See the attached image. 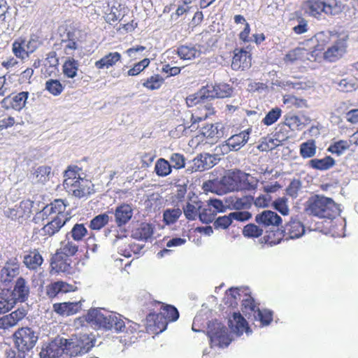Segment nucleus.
Segmentation results:
<instances>
[{"mask_svg":"<svg viewBox=\"0 0 358 358\" xmlns=\"http://www.w3.org/2000/svg\"><path fill=\"white\" fill-rule=\"evenodd\" d=\"M146 306L150 312L145 318V327L148 331L152 334L164 331L169 322H175L179 317L178 309L172 305L151 300Z\"/></svg>","mask_w":358,"mask_h":358,"instance_id":"obj_1","label":"nucleus"},{"mask_svg":"<svg viewBox=\"0 0 358 358\" xmlns=\"http://www.w3.org/2000/svg\"><path fill=\"white\" fill-rule=\"evenodd\" d=\"M220 182L228 192L254 190L258 184L255 177L238 169L228 171Z\"/></svg>","mask_w":358,"mask_h":358,"instance_id":"obj_2","label":"nucleus"},{"mask_svg":"<svg viewBox=\"0 0 358 358\" xmlns=\"http://www.w3.org/2000/svg\"><path fill=\"white\" fill-rule=\"evenodd\" d=\"M305 210L318 218L333 219L338 215V207L334 200L320 195L310 196L306 201Z\"/></svg>","mask_w":358,"mask_h":358,"instance_id":"obj_3","label":"nucleus"},{"mask_svg":"<svg viewBox=\"0 0 358 358\" xmlns=\"http://www.w3.org/2000/svg\"><path fill=\"white\" fill-rule=\"evenodd\" d=\"M343 10V5L339 0H307L305 2V10L309 15L318 17L322 13L334 16L339 15Z\"/></svg>","mask_w":358,"mask_h":358,"instance_id":"obj_4","label":"nucleus"},{"mask_svg":"<svg viewBox=\"0 0 358 358\" xmlns=\"http://www.w3.org/2000/svg\"><path fill=\"white\" fill-rule=\"evenodd\" d=\"M76 347L78 345L72 339L55 338L41 350L40 358H68Z\"/></svg>","mask_w":358,"mask_h":358,"instance_id":"obj_5","label":"nucleus"},{"mask_svg":"<svg viewBox=\"0 0 358 358\" xmlns=\"http://www.w3.org/2000/svg\"><path fill=\"white\" fill-rule=\"evenodd\" d=\"M86 320L106 329H113L117 332L124 331L125 329L124 321L119 316L113 314L105 315L96 309L89 310L86 315Z\"/></svg>","mask_w":358,"mask_h":358,"instance_id":"obj_6","label":"nucleus"},{"mask_svg":"<svg viewBox=\"0 0 358 358\" xmlns=\"http://www.w3.org/2000/svg\"><path fill=\"white\" fill-rule=\"evenodd\" d=\"M207 336L211 347H227L231 341L227 327L217 320L210 321L208 324Z\"/></svg>","mask_w":358,"mask_h":358,"instance_id":"obj_7","label":"nucleus"},{"mask_svg":"<svg viewBox=\"0 0 358 358\" xmlns=\"http://www.w3.org/2000/svg\"><path fill=\"white\" fill-rule=\"evenodd\" d=\"M14 343L16 348L22 352L31 350L38 341V336L30 327H21L13 334Z\"/></svg>","mask_w":358,"mask_h":358,"instance_id":"obj_8","label":"nucleus"},{"mask_svg":"<svg viewBox=\"0 0 358 358\" xmlns=\"http://www.w3.org/2000/svg\"><path fill=\"white\" fill-rule=\"evenodd\" d=\"M34 201L25 199L15 205L13 208H8L4 211V215L8 219L19 224L27 222L33 213Z\"/></svg>","mask_w":358,"mask_h":358,"instance_id":"obj_9","label":"nucleus"},{"mask_svg":"<svg viewBox=\"0 0 358 358\" xmlns=\"http://www.w3.org/2000/svg\"><path fill=\"white\" fill-rule=\"evenodd\" d=\"M68 203L62 199H56L50 203L45 205L41 210L36 213L41 217H52L66 220H70V213L66 210Z\"/></svg>","mask_w":358,"mask_h":358,"instance_id":"obj_10","label":"nucleus"},{"mask_svg":"<svg viewBox=\"0 0 358 358\" xmlns=\"http://www.w3.org/2000/svg\"><path fill=\"white\" fill-rule=\"evenodd\" d=\"M348 36L338 34L333 44L323 52L324 59L334 62L341 58L347 52Z\"/></svg>","mask_w":358,"mask_h":358,"instance_id":"obj_11","label":"nucleus"},{"mask_svg":"<svg viewBox=\"0 0 358 358\" xmlns=\"http://www.w3.org/2000/svg\"><path fill=\"white\" fill-rule=\"evenodd\" d=\"M35 224H43L41 228V234L44 236L51 237L58 233L61 229L69 221L59 218H53L52 217H47V218L41 217L36 214L33 218Z\"/></svg>","mask_w":358,"mask_h":358,"instance_id":"obj_12","label":"nucleus"},{"mask_svg":"<svg viewBox=\"0 0 358 358\" xmlns=\"http://www.w3.org/2000/svg\"><path fill=\"white\" fill-rule=\"evenodd\" d=\"M324 48L320 45H316L314 50L310 52L304 48L297 47L288 51L284 56L283 61L286 64H292L298 62L303 61L304 58L309 54H310L312 57H315L314 60L315 61L317 60L319 53L321 54Z\"/></svg>","mask_w":358,"mask_h":358,"instance_id":"obj_13","label":"nucleus"},{"mask_svg":"<svg viewBox=\"0 0 358 358\" xmlns=\"http://www.w3.org/2000/svg\"><path fill=\"white\" fill-rule=\"evenodd\" d=\"M252 65V54L245 48H236L234 50L231 66L234 71H245Z\"/></svg>","mask_w":358,"mask_h":358,"instance_id":"obj_14","label":"nucleus"},{"mask_svg":"<svg viewBox=\"0 0 358 358\" xmlns=\"http://www.w3.org/2000/svg\"><path fill=\"white\" fill-rule=\"evenodd\" d=\"M255 220L265 230L278 227L282 224V218L275 212L268 210L256 215Z\"/></svg>","mask_w":358,"mask_h":358,"instance_id":"obj_15","label":"nucleus"},{"mask_svg":"<svg viewBox=\"0 0 358 358\" xmlns=\"http://www.w3.org/2000/svg\"><path fill=\"white\" fill-rule=\"evenodd\" d=\"M29 96V92L11 94L4 97L1 101V103L2 107L6 110L13 109L20 111L25 106Z\"/></svg>","mask_w":358,"mask_h":358,"instance_id":"obj_16","label":"nucleus"},{"mask_svg":"<svg viewBox=\"0 0 358 358\" xmlns=\"http://www.w3.org/2000/svg\"><path fill=\"white\" fill-rule=\"evenodd\" d=\"M71 259L62 255L61 253L56 251L55 254L52 257L50 262V273H70L72 269Z\"/></svg>","mask_w":358,"mask_h":358,"instance_id":"obj_17","label":"nucleus"},{"mask_svg":"<svg viewBox=\"0 0 358 358\" xmlns=\"http://www.w3.org/2000/svg\"><path fill=\"white\" fill-rule=\"evenodd\" d=\"M250 131L248 129L231 136L226 141V144L222 145L221 149H224L226 152L229 150H238L248 142Z\"/></svg>","mask_w":358,"mask_h":358,"instance_id":"obj_18","label":"nucleus"},{"mask_svg":"<svg viewBox=\"0 0 358 358\" xmlns=\"http://www.w3.org/2000/svg\"><path fill=\"white\" fill-rule=\"evenodd\" d=\"M30 294V287L28 282L23 278L19 277L15 282L11 295L17 302H25Z\"/></svg>","mask_w":358,"mask_h":358,"instance_id":"obj_19","label":"nucleus"},{"mask_svg":"<svg viewBox=\"0 0 358 358\" xmlns=\"http://www.w3.org/2000/svg\"><path fill=\"white\" fill-rule=\"evenodd\" d=\"M73 187H67L66 189L78 198L89 196L92 192L93 185L90 180L82 178L73 183Z\"/></svg>","mask_w":358,"mask_h":358,"instance_id":"obj_20","label":"nucleus"},{"mask_svg":"<svg viewBox=\"0 0 358 358\" xmlns=\"http://www.w3.org/2000/svg\"><path fill=\"white\" fill-rule=\"evenodd\" d=\"M26 315L27 311L24 308H17L10 313L0 317V329H8L15 326Z\"/></svg>","mask_w":358,"mask_h":358,"instance_id":"obj_21","label":"nucleus"},{"mask_svg":"<svg viewBox=\"0 0 358 358\" xmlns=\"http://www.w3.org/2000/svg\"><path fill=\"white\" fill-rule=\"evenodd\" d=\"M228 324L231 331L237 336L242 335L243 332L250 331L248 322L240 313H234L229 317Z\"/></svg>","mask_w":358,"mask_h":358,"instance_id":"obj_22","label":"nucleus"},{"mask_svg":"<svg viewBox=\"0 0 358 358\" xmlns=\"http://www.w3.org/2000/svg\"><path fill=\"white\" fill-rule=\"evenodd\" d=\"M206 87H208L207 96L210 99L227 98L231 96L233 93V87L227 83H218L214 85H207Z\"/></svg>","mask_w":358,"mask_h":358,"instance_id":"obj_23","label":"nucleus"},{"mask_svg":"<svg viewBox=\"0 0 358 358\" xmlns=\"http://www.w3.org/2000/svg\"><path fill=\"white\" fill-rule=\"evenodd\" d=\"M80 310V302H63L53 304V310L62 316L73 315L78 313Z\"/></svg>","mask_w":358,"mask_h":358,"instance_id":"obj_24","label":"nucleus"},{"mask_svg":"<svg viewBox=\"0 0 358 358\" xmlns=\"http://www.w3.org/2000/svg\"><path fill=\"white\" fill-rule=\"evenodd\" d=\"M282 231L285 234V239H294L301 236L304 234L305 228L301 222L292 219L286 224Z\"/></svg>","mask_w":358,"mask_h":358,"instance_id":"obj_25","label":"nucleus"},{"mask_svg":"<svg viewBox=\"0 0 358 358\" xmlns=\"http://www.w3.org/2000/svg\"><path fill=\"white\" fill-rule=\"evenodd\" d=\"M215 110L208 99L203 101L197 108H195L192 113L193 118H196V121L201 122L215 115Z\"/></svg>","mask_w":358,"mask_h":358,"instance_id":"obj_26","label":"nucleus"},{"mask_svg":"<svg viewBox=\"0 0 358 358\" xmlns=\"http://www.w3.org/2000/svg\"><path fill=\"white\" fill-rule=\"evenodd\" d=\"M122 55L118 52H110L94 63L95 67L98 70L108 69L114 66L117 62H120Z\"/></svg>","mask_w":358,"mask_h":358,"instance_id":"obj_27","label":"nucleus"},{"mask_svg":"<svg viewBox=\"0 0 358 358\" xmlns=\"http://www.w3.org/2000/svg\"><path fill=\"white\" fill-rule=\"evenodd\" d=\"M43 262L38 249L29 250L23 257V263L29 270H36Z\"/></svg>","mask_w":358,"mask_h":358,"instance_id":"obj_28","label":"nucleus"},{"mask_svg":"<svg viewBox=\"0 0 358 358\" xmlns=\"http://www.w3.org/2000/svg\"><path fill=\"white\" fill-rule=\"evenodd\" d=\"M226 202L228 207L231 209H248L253 202V197L252 196H243L242 197L229 196L226 200Z\"/></svg>","mask_w":358,"mask_h":358,"instance_id":"obj_29","label":"nucleus"},{"mask_svg":"<svg viewBox=\"0 0 358 358\" xmlns=\"http://www.w3.org/2000/svg\"><path fill=\"white\" fill-rule=\"evenodd\" d=\"M133 210L128 204L117 206L115 211V222L118 227L125 225L132 217Z\"/></svg>","mask_w":358,"mask_h":358,"instance_id":"obj_30","label":"nucleus"},{"mask_svg":"<svg viewBox=\"0 0 358 358\" xmlns=\"http://www.w3.org/2000/svg\"><path fill=\"white\" fill-rule=\"evenodd\" d=\"M81 171L82 169L76 165H70L67 167L66 170L64 173V180L63 185L65 189L69 187L72 188L73 183L76 182V180L82 178L80 175V172Z\"/></svg>","mask_w":358,"mask_h":358,"instance_id":"obj_31","label":"nucleus"},{"mask_svg":"<svg viewBox=\"0 0 358 358\" xmlns=\"http://www.w3.org/2000/svg\"><path fill=\"white\" fill-rule=\"evenodd\" d=\"M17 303L11 295V289H3L0 292V315L10 311Z\"/></svg>","mask_w":358,"mask_h":358,"instance_id":"obj_32","label":"nucleus"},{"mask_svg":"<svg viewBox=\"0 0 358 358\" xmlns=\"http://www.w3.org/2000/svg\"><path fill=\"white\" fill-rule=\"evenodd\" d=\"M283 238H285L283 231L276 227L266 230V234L261 238V241L265 244L273 245L280 243Z\"/></svg>","mask_w":358,"mask_h":358,"instance_id":"obj_33","label":"nucleus"},{"mask_svg":"<svg viewBox=\"0 0 358 358\" xmlns=\"http://www.w3.org/2000/svg\"><path fill=\"white\" fill-rule=\"evenodd\" d=\"M79 62L72 57H68L62 64V73L67 78H74L79 70Z\"/></svg>","mask_w":358,"mask_h":358,"instance_id":"obj_34","label":"nucleus"},{"mask_svg":"<svg viewBox=\"0 0 358 358\" xmlns=\"http://www.w3.org/2000/svg\"><path fill=\"white\" fill-rule=\"evenodd\" d=\"M20 273V265L17 262H8L1 269V277L3 282H10Z\"/></svg>","mask_w":358,"mask_h":358,"instance_id":"obj_35","label":"nucleus"},{"mask_svg":"<svg viewBox=\"0 0 358 358\" xmlns=\"http://www.w3.org/2000/svg\"><path fill=\"white\" fill-rule=\"evenodd\" d=\"M208 87L206 86L203 87L199 92L197 93L189 95L186 99V104L188 108L195 107L197 108L203 103L206 101L209 96H207Z\"/></svg>","mask_w":358,"mask_h":358,"instance_id":"obj_36","label":"nucleus"},{"mask_svg":"<svg viewBox=\"0 0 358 358\" xmlns=\"http://www.w3.org/2000/svg\"><path fill=\"white\" fill-rule=\"evenodd\" d=\"M208 87L206 86L203 87L199 92L197 93L189 95L186 99V104L188 108L195 107L197 108L203 103L206 101L209 96H207Z\"/></svg>","mask_w":358,"mask_h":358,"instance_id":"obj_37","label":"nucleus"},{"mask_svg":"<svg viewBox=\"0 0 358 358\" xmlns=\"http://www.w3.org/2000/svg\"><path fill=\"white\" fill-rule=\"evenodd\" d=\"M59 59L55 51H51L47 55V57L44 62V72L43 74L47 76H50L52 73H55L58 70Z\"/></svg>","mask_w":358,"mask_h":358,"instance_id":"obj_38","label":"nucleus"},{"mask_svg":"<svg viewBox=\"0 0 358 358\" xmlns=\"http://www.w3.org/2000/svg\"><path fill=\"white\" fill-rule=\"evenodd\" d=\"M335 164V160L331 156H326L322 159H313L308 162V166L320 171H326Z\"/></svg>","mask_w":358,"mask_h":358,"instance_id":"obj_39","label":"nucleus"},{"mask_svg":"<svg viewBox=\"0 0 358 358\" xmlns=\"http://www.w3.org/2000/svg\"><path fill=\"white\" fill-rule=\"evenodd\" d=\"M201 208L202 202L201 201H192L187 203L185 207L183 208V212L188 220H195L198 216L199 217Z\"/></svg>","mask_w":358,"mask_h":358,"instance_id":"obj_40","label":"nucleus"},{"mask_svg":"<svg viewBox=\"0 0 358 358\" xmlns=\"http://www.w3.org/2000/svg\"><path fill=\"white\" fill-rule=\"evenodd\" d=\"M282 102L288 108H308L306 99L298 97L294 94H285L282 97Z\"/></svg>","mask_w":358,"mask_h":358,"instance_id":"obj_41","label":"nucleus"},{"mask_svg":"<svg viewBox=\"0 0 358 358\" xmlns=\"http://www.w3.org/2000/svg\"><path fill=\"white\" fill-rule=\"evenodd\" d=\"M25 45L26 39L23 37L17 38L13 43L12 52L17 58L24 59L29 57Z\"/></svg>","mask_w":358,"mask_h":358,"instance_id":"obj_42","label":"nucleus"},{"mask_svg":"<svg viewBox=\"0 0 358 358\" xmlns=\"http://www.w3.org/2000/svg\"><path fill=\"white\" fill-rule=\"evenodd\" d=\"M317 152V145L315 140L309 139L302 143L299 146V154L303 159L313 157Z\"/></svg>","mask_w":358,"mask_h":358,"instance_id":"obj_43","label":"nucleus"},{"mask_svg":"<svg viewBox=\"0 0 358 358\" xmlns=\"http://www.w3.org/2000/svg\"><path fill=\"white\" fill-rule=\"evenodd\" d=\"M153 234V227L152 224L143 222L140 226L134 229L132 236L138 240H148Z\"/></svg>","mask_w":358,"mask_h":358,"instance_id":"obj_44","label":"nucleus"},{"mask_svg":"<svg viewBox=\"0 0 358 358\" xmlns=\"http://www.w3.org/2000/svg\"><path fill=\"white\" fill-rule=\"evenodd\" d=\"M259 309L255 299L250 294H245V298L242 299L241 310L245 315L253 316Z\"/></svg>","mask_w":358,"mask_h":358,"instance_id":"obj_45","label":"nucleus"},{"mask_svg":"<svg viewBox=\"0 0 358 358\" xmlns=\"http://www.w3.org/2000/svg\"><path fill=\"white\" fill-rule=\"evenodd\" d=\"M171 171L172 166L168 160L164 158H159L157 160L155 166V172L158 176H167L171 173Z\"/></svg>","mask_w":358,"mask_h":358,"instance_id":"obj_46","label":"nucleus"},{"mask_svg":"<svg viewBox=\"0 0 358 358\" xmlns=\"http://www.w3.org/2000/svg\"><path fill=\"white\" fill-rule=\"evenodd\" d=\"M199 122L196 121V118H193L192 114H191L190 123L184 122L178 125L176 128V131L180 132L182 136H187L198 129Z\"/></svg>","mask_w":358,"mask_h":358,"instance_id":"obj_47","label":"nucleus"},{"mask_svg":"<svg viewBox=\"0 0 358 358\" xmlns=\"http://www.w3.org/2000/svg\"><path fill=\"white\" fill-rule=\"evenodd\" d=\"M217 124H207L202 127L201 134L207 138H220L222 136Z\"/></svg>","mask_w":358,"mask_h":358,"instance_id":"obj_48","label":"nucleus"},{"mask_svg":"<svg viewBox=\"0 0 358 358\" xmlns=\"http://www.w3.org/2000/svg\"><path fill=\"white\" fill-rule=\"evenodd\" d=\"M182 215L180 208H168L163 213V221L166 225L176 223Z\"/></svg>","mask_w":358,"mask_h":358,"instance_id":"obj_49","label":"nucleus"},{"mask_svg":"<svg viewBox=\"0 0 358 358\" xmlns=\"http://www.w3.org/2000/svg\"><path fill=\"white\" fill-rule=\"evenodd\" d=\"M351 145V141L340 140L330 145L327 150L332 154L341 155L348 150Z\"/></svg>","mask_w":358,"mask_h":358,"instance_id":"obj_50","label":"nucleus"},{"mask_svg":"<svg viewBox=\"0 0 358 358\" xmlns=\"http://www.w3.org/2000/svg\"><path fill=\"white\" fill-rule=\"evenodd\" d=\"M45 90L53 96H59L64 91V86L57 79H49L45 84Z\"/></svg>","mask_w":358,"mask_h":358,"instance_id":"obj_51","label":"nucleus"},{"mask_svg":"<svg viewBox=\"0 0 358 358\" xmlns=\"http://www.w3.org/2000/svg\"><path fill=\"white\" fill-rule=\"evenodd\" d=\"M78 250V246L71 241L66 242H62L61 246L57 250V252L61 253L62 255L71 258L76 254Z\"/></svg>","mask_w":358,"mask_h":358,"instance_id":"obj_52","label":"nucleus"},{"mask_svg":"<svg viewBox=\"0 0 358 358\" xmlns=\"http://www.w3.org/2000/svg\"><path fill=\"white\" fill-rule=\"evenodd\" d=\"M282 115V110L275 107L269 110L262 119V123L266 126H271L275 123Z\"/></svg>","mask_w":358,"mask_h":358,"instance_id":"obj_53","label":"nucleus"},{"mask_svg":"<svg viewBox=\"0 0 358 358\" xmlns=\"http://www.w3.org/2000/svg\"><path fill=\"white\" fill-rule=\"evenodd\" d=\"M109 222V216L107 213H102L95 216L90 222V228L99 231L103 228Z\"/></svg>","mask_w":358,"mask_h":358,"instance_id":"obj_54","label":"nucleus"},{"mask_svg":"<svg viewBox=\"0 0 358 358\" xmlns=\"http://www.w3.org/2000/svg\"><path fill=\"white\" fill-rule=\"evenodd\" d=\"M178 56L182 59H194L199 54V51L195 47L188 45H181L178 50Z\"/></svg>","mask_w":358,"mask_h":358,"instance_id":"obj_55","label":"nucleus"},{"mask_svg":"<svg viewBox=\"0 0 358 358\" xmlns=\"http://www.w3.org/2000/svg\"><path fill=\"white\" fill-rule=\"evenodd\" d=\"M51 167L50 166H41L34 173L36 181L40 183H44L49 180L51 173Z\"/></svg>","mask_w":358,"mask_h":358,"instance_id":"obj_56","label":"nucleus"},{"mask_svg":"<svg viewBox=\"0 0 358 358\" xmlns=\"http://www.w3.org/2000/svg\"><path fill=\"white\" fill-rule=\"evenodd\" d=\"M263 231L264 229L259 224L250 223L244 227L243 234L245 237L258 238L262 235Z\"/></svg>","mask_w":358,"mask_h":358,"instance_id":"obj_57","label":"nucleus"},{"mask_svg":"<svg viewBox=\"0 0 358 358\" xmlns=\"http://www.w3.org/2000/svg\"><path fill=\"white\" fill-rule=\"evenodd\" d=\"M216 215L217 213L214 212L212 206L208 203L206 206L201 208L199 219L203 223L208 224L215 220Z\"/></svg>","mask_w":358,"mask_h":358,"instance_id":"obj_58","label":"nucleus"},{"mask_svg":"<svg viewBox=\"0 0 358 358\" xmlns=\"http://www.w3.org/2000/svg\"><path fill=\"white\" fill-rule=\"evenodd\" d=\"M242 291L238 287H231L226 292V303L230 306H236L238 301L241 300Z\"/></svg>","mask_w":358,"mask_h":358,"instance_id":"obj_59","label":"nucleus"},{"mask_svg":"<svg viewBox=\"0 0 358 358\" xmlns=\"http://www.w3.org/2000/svg\"><path fill=\"white\" fill-rule=\"evenodd\" d=\"M164 81V78L160 75L156 74L148 78L143 85L147 89L154 90L160 88Z\"/></svg>","mask_w":358,"mask_h":358,"instance_id":"obj_60","label":"nucleus"},{"mask_svg":"<svg viewBox=\"0 0 358 358\" xmlns=\"http://www.w3.org/2000/svg\"><path fill=\"white\" fill-rule=\"evenodd\" d=\"M72 238L76 241H81L87 234V229L84 224H76L69 232Z\"/></svg>","mask_w":358,"mask_h":358,"instance_id":"obj_61","label":"nucleus"},{"mask_svg":"<svg viewBox=\"0 0 358 358\" xmlns=\"http://www.w3.org/2000/svg\"><path fill=\"white\" fill-rule=\"evenodd\" d=\"M254 317L255 320H259L262 326H266L273 321V312L267 309H259Z\"/></svg>","mask_w":358,"mask_h":358,"instance_id":"obj_62","label":"nucleus"},{"mask_svg":"<svg viewBox=\"0 0 358 358\" xmlns=\"http://www.w3.org/2000/svg\"><path fill=\"white\" fill-rule=\"evenodd\" d=\"M150 59L145 58L134 64V65L127 71V75L128 76H136L141 73L148 65L150 64Z\"/></svg>","mask_w":358,"mask_h":358,"instance_id":"obj_63","label":"nucleus"},{"mask_svg":"<svg viewBox=\"0 0 358 358\" xmlns=\"http://www.w3.org/2000/svg\"><path fill=\"white\" fill-rule=\"evenodd\" d=\"M273 206L274 209L278 210L282 215H287L289 209L287 205V199L285 197H280L273 201Z\"/></svg>","mask_w":358,"mask_h":358,"instance_id":"obj_64","label":"nucleus"}]
</instances>
